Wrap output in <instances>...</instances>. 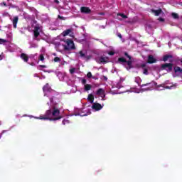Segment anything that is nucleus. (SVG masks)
Returning <instances> with one entry per match:
<instances>
[{
    "label": "nucleus",
    "instance_id": "c9c22d12",
    "mask_svg": "<svg viewBox=\"0 0 182 182\" xmlns=\"http://www.w3.org/2000/svg\"><path fill=\"white\" fill-rule=\"evenodd\" d=\"M102 78L104 79V80L107 81V77H106L105 75H103Z\"/></svg>",
    "mask_w": 182,
    "mask_h": 182
},
{
    "label": "nucleus",
    "instance_id": "39448f33",
    "mask_svg": "<svg viewBox=\"0 0 182 182\" xmlns=\"http://www.w3.org/2000/svg\"><path fill=\"white\" fill-rule=\"evenodd\" d=\"M40 29L41 26H39V24H36L34 27V29L33 30L34 39H38L39 35H41V33H39Z\"/></svg>",
    "mask_w": 182,
    "mask_h": 182
},
{
    "label": "nucleus",
    "instance_id": "79ce46f5",
    "mask_svg": "<svg viewBox=\"0 0 182 182\" xmlns=\"http://www.w3.org/2000/svg\"><path fill=\"white\" fill-rule=\"evenodd\" d=\"M55 4H59V0H55Z\"/></svg>",
    "mask_w": 182,
    "mask_h": 182
},
{
    "label": "nucleus",
    "instance_id": "c03bdc74",
    "mask_svg": "<svg viewBox=\"0 0 182 182\" xmlns=\"http://www.w3.org/2000/svg\"><path fill=\"white\" fill-rule=\"evenodd\" d=\"M92 77L93 79H96V77H93V76H92Z\"/></svg>",
    "mask_w": 182,
    "mask_h": 182
},
{
    "label": "nucleus",
    "instance_id": "a211bd4d",
    "mask_svg": "<svg viewBox=\"0 0 182 182\" xmlns=\"http://www.w3.org/2000/svg\"><path fill=\"white\" fill-rule=\"evenodd\" d=\"M173 70L175 73H182V68L178 66L174 67Z\"/></svg>",
    "mask_w": 182,
    "mask_h": 182
},
{
    "label": "nucleus",
    "instance_id": "5701e85b",
    "mask_svg": "<svg viewBox=\"0 0 182 182\" xmlns=\"http://www.w3.org/2000/svg\"><path fill=\"white\" fill-rule=\"evenodd\" d=\"M124 56H126L127 58H128V59H129V60H132V56H130V55H129V53H127V52H124Z\"/></svg>",
    "mask_w": 182,
    "mask_h": 182
},
{
    "label": "nucleus",
    "instance_id": "c756f323",
    "mask_svg": "<svg viewBox=\"0 0 182 182\" xmlns=\"http://www.w3.org/2000/svg\"><path fill=\"white\" fill-rule=\"evenodd\" d=\"M76 71V68H72L70 70V73L73 75V73Z\"/></svg>",
    "mask_w": 182,
    "mask_h": 182
},
{
    "label": "nucleus",
    "instance_id": "72a5a7b5",
    "mask_svg": "<svg viewBox=\"0 0 182 182\" xmlns=\"http://www.w3.org/2000/svg\"><path fill=\"white\" fill-rule=\"evenodd\" d=\"M4 133H6V130L2 131L1 134H0V139L2 137V134H4Z\"/></svg>",
    "mask_w": 182,
    "mask_h": 182
},
{
    "label": "nucleus",
    "instance_id": "a18cd8bd",
    "mask_svg": "<svg viewBox=\"0 0 182 182\" xmlns=\"http://www.w3.org/2000/svg\"><path fill=\"white\" fill-rule=\"evenodd\" d=\"M54 56H56V53H53Z\"/></svg>",
    "mask_w": 182,
    "mask_h": 182
},
{
    "label": "nucleus",
    "instance_id": "0eeeda50",
    "mask_svg": "<svg viewBox=\"0 0 182 182\" xmlns=\"http://www.w3.org/2000/svg\"><path fill=\"white\" fill-rule=\"evenodd\" d=\"M80 12L82 14H90L92 12V10L89 8V7H86V6H82L80 8Z\"/></svg>",
    "mask_w": 182,
    "mask_h": 182
},
{
    "label": "nucleus",
    "instance_id": "393cba45",
    "mask_svg": "<svg viewBox=\"0 0 182 182\" xmlns=\"http://www.w3.org/2000/svg\"><path fill=\"white\" fill-rule=\"evenodd\" d=\"M143 73L144 75H149V70L147 68H144L143 69Z\"/></svg>",
    "mask_w": 182,
    "mask_h": 182
},
{
    "label": "nucleus",
    "instance_id": "dca6fc26",
    "mask_svg": "<svg viewBox=\"0 0 182 182\" xmlns=\"http://www.w3.org/2000/svg\"><path fill=\"white\" fill-rule=\"evenodd\" d=\"M87 100L90 102V103H93V102H95V96L92 95V94H89Z\"/></svg>",
    "mask_w": 182,
    "mask_h": 182
},
{
    "label": "nucleus",
    "instance_id": "f257e3e1",
    "mask_svg": "<svg viewBox=\"0 0 182 182\" xmlns=\"http://www.w3.org/2000/svg\"><path fill=\"white\" fill-rule=\"evenodd\" d=\"M60 114V111L59 109L56 108V107L53 106V111L52 109H48L46 112L44 116H40L39 119L41 120H60V119H62V117H57ZM50 117H54V118H50Z\"/></svg>",
    "mask_w": 182,
    "mask_h": 182
},
{
    "label": "nucleus",
    "instance_id": "7c9ffc66",
    "mask_svg": "<svg viewBox=\"0 0 182 182\" xmlns=\"http://www.w3.org/2000/svg\"><path fill=\"white\" fill-rule=\"evenodd\" d=\"M158 21H159V22H164L165 19L163 18H161V17H159V18H158Z\"/></svg>",
    "mask_w": 182,
    "mask_h": 182
},
{
    "label": "nucleus",
    "instance_id": "e433bc0d",
    "mask_svg": "<svg viewBox=\"0 0 182 182\" xmlns=\"http://www.w3.org/2000/svg\"><path fill=\"white\" fill-rule=\"evenodd\" d=\"M1 5H4V6H6V3L4 1L3 3H1Z\"/></svg>",
    "mask_w": 182,
    "mask_h": 182
},
{
    "label": "nucleus",
    "instance_id": "37998d69",
    "mask_svg": "<svg viewBox=\"0 0 182 182\" xmlns=\"http://www.w3.org/2000/svg\"><path fill=\"white\" fill-rule=\"evenodd\" d=\"M58 18H59L60 19H63V16H58Z\"/></svg>",
    "mask_w": 182,
    "mask_h": 182
},
{
    "label": "nucleus",
    "instance_id": "423d86ee",
    "mask_svg": "<svg viewBox=\"0 0 182 182\" xmlns=\"http://www.w3.org/2000/svg\"><path fill=\"white\" fill-rule=\"evenodd\" d=\"M92 109H93L96 112H99V110H102V109H103V106H102V105H100V103L95 102L92 105Z\"/></svg>",
    "mask_w": 182,
    "mask_h": 182
},
{
    "label": "nucleus",
    "instance_id": "f704fd0d",
    "mask_svg": "<svg viewBox=\"0 0 182 182\" xmlns=\"http://www.w3.org/2000/svg\"><path fill=\"white\" fill-rule=\"evenodd\" d=\"M141 68H142V69L146 68V64H141Z\"/></svg>",
    "mask_w": 182,
    "mask_h": 182
},
{
    "label": "nucleus",
    "instance_id": "49530a36",
    "mask_svg": "<svg viewBox=\"0 0 182 182\" xmlns=\"http://www.w3.org/2000/svg\"><path fill=\"white\" fill-rule=\"evenodd\" d=\"M146 90H150V88H147Z\"/></svg>",
    "mask_w": 182,
    "mask_h": 182
},
{
    "label": "nucleus",
    "instance_id": "4c0bfd02",
    "mask_svg": "<svg viewBox=\"0 0 182 182\" xmlns=\"http://www.w3.org/2000/svg\"><path fill=\"white\" fill-rule=\"evenodd\" d=\"M40 68H46V65H40Z\"/></svg>",
    "mask_w": 182,
    "mask_h": 182
},
{
    "label": "nucleus",
    "instance_id": "6e6552de",
    "mask_svg": "<svg viewBox=\"0 0 182 182\" xmlns=\"http://www.w3.org/2000/svg\"><path fill=\"white\" fill-rule=\"evenodd\" d=\"M96 95L97 96H100L101 97H106V95L105 94V90H103V88H100L97 90L96 92Z\"/></svg>",
    "mask_w": 182,
    "mask_h": 182
},
{
    "label": "nucleus",
    "instance_id": "a19ab883",
    "mask_svg": "<svg viewBox=\"0 0 182 182\" xmlns=\"http://www.w3.org/2000/svg\"><path fill=\"white\" fill-rule=\"evenodd\" d=\"M50 102H53V97L50 98Z\"/></svg>",
    "mask_w": 182,
    "mask_h": 182
},
{
    "label": "nucleus",
    "instance_id": "a878e982",
    "mask_svg": "<svg viewBox=\"0 0 182 182\" xmlns=\"http://www.w3.org/2000/svg\"><path fill=\"white\" fill-rule=\"evenodd\" d=\"M8 42L6 39L0 38V45H2V43H6Z\"/></svg>",
    "mask_w": 182,
    "mask_h": 182
},
{
    "label": "nucleus",
    "instance_id": "2f4dec72",
    "mask_svg": "<svg viewBox=\"0 0 182 182\" xmlns=\"http://www.w3.org/2000/svg\"><path fill=\"white\" fill-rule=\"evenodd\" d=\"M86 83H87L86 79L83 78V79L82 80V85H86Z\"/></svg>",
    "mask_w": 182,
    "mask_h": 182
},
{
    "label": "nucleus",
    "instance_id": "412c9836",
    "mask_svg": "<svg viewBox=\"0 0 182 182\" xmlns=\"http://www.w3.org/2000/svg\"><path fill=\"white\" fill-rule=\"evenodd\" d=\"M171 16L172 18H173V19H178L179 18L178 14L177 13H172Z\"/></svg>",
    "mask_w": 182,
    "mask_h": 182
},
{
    "label": "nucleus",
    "instance_id": "ea45409f",
    "mask_svg": "<svg viewBox=\"0 0 182 182\" xmlns=\"http://www.w3.org/2000/svg\"><path fill=\"white\" fill-rule=\"evenodd\" d=\"M4 59V58H2V55H0V60H2Z\"/></svg>",
    "mask_w": 182,
    "mask_h": 182
},
{
    "label": "nucleus",
    "instance_id": "c85d7f7f",
    "mask_svg": "<svg viewBox=\"0 0 182 182\" xmlns=\"http://www.w3.org/2000/svg\"><path fill=\"white\" fill-rule=\"evenodd\" d=\"M54 62H60V58L55 57L54 58Z\"/></svg>",
    "mask_w": 182,
    "mask_h": 182
},
{
    "label": "nucleus",
    "instance_id": "cd10ccee",
    "mask_svg": "<svg viewBox=\"0 0 182 182\" xmlns=\"http://www.w3.org/2000/svg\"><path fill=\"white\" fill-rule=\"evenodd\" d=\"M87 77H88V79H90L92 77V73L91 72H88L87 74Z\"/></svg>",
    "mask_w": 182,
    "mask_h": 182
},
{
    "label": "nucleus",
    "instance_id": "9b49d317",
    "mask_svg": "<svg viewBox=\"0 0 182 182\" xmlns=\"http://www.w3.org/2000/svg\"><path fill=\"white\" fill-rule=\"evenodd\" d=\"M43 92L44 93H46V92H52V88L49 85V83H46L43 87Z\"/></svg>",
    "mask_w": 182,
    "mask_h": 182
},
{
    "label": "nucleus",
    "instance_id": "4be33fe9",
    "mask_svg": "<svg viewBox=\"0 0 182 182\" xmlns=\"http://www.w3.org/2000/svg\"><path fill=\"white\" fill-rule=\"evenodd\" d=\"M119 16H121V18H123L124 19H127V16L124 14H119Z\"/></svg>",
    "mask_w": 182,
    "mask_h": 182
},
{
    "label": "nucleus",
    "instance_id": "6ab92c4d",
    "mask_svg": "<svg viewBox=\"0 0 182 182\" xmlns=\"http://www.w3.org/2000/svg\"><path fill=\"white\" fill-rule=\"evenodd\" d=\"M91 89H92V85L85 84L84 85V90H85V92H88V90H91Z\"/></svg>",
    "mask_w": 182,
    "mask_h": 182
},
{
    "label": "nucleus",
    "instance_id": "f03ea898",
    "mask_svg": "<svg viewBox=\"0 0 182 182\" xmlns=\"http://www.w3.org/2000/svg\"><path fill=\"white\" fill-rule=\"evenodd\" d=\"M65 45L63 46L64 50H75L76 46H75V43L73 40L68 38L64 41Z\"/></svg>",
    "mask_w": 182,
    "mask_h": 182
},
{
    "label": "nucleus",
    "instance_id": "473e14b6",
    "mask_svg": "<svg viewBox=\"0 0 182 182\" xmlns=\"http://www.w3.org/2000/svg\"><path fill=\"white\" fill-rule=\"evenodd\" d=\"M108 55H109L110 56H113V55H114V52H113V51H109V52L108 53Z\"/></svg>",
    "mask_w": 182,
    "mask_h": 182
},
{
    "label": "nucleus",
    "instance_id": "7ed1b4c3",
    "mask_svg": "<svg viewBox=\"0 0 182 182\" xmlns=\"http://www.w3.org/2000/svg\"><path fill=\"white\" fill-rule=\"evenodd\" d=\"M118 62L119 63H127V67L126 68L127 70H130V69H133V61L129 60H127L126 58L121 57L118 58Z\"/></svg>",
    "mask_w": 182,
    "mask_h": 182
},
{
    "label": "nucleus",
    "instance_id": "20e7f679",
    "mask_svg": "<svg viewBox=\"0 0 182 182\" xmlns=\"http://www.w3.org/2000/svg\"><path fill=\"white\" fill-rule=\"evenodd\" d=\"M173 63H164L161 65V70H166L168 73H170L173 70Z\"/></svg>",
    "mask_w": 182,
    "mask_h": 182
},
{
    "label": "nucleus",
    "instance_id": "1a4fd4ad",
    "mask_svg": "<svg viewBox=\"0 0 182 182\" xmlns=\"http://www.w3.org/2000/svg\"><path fill=\"white\" fill-rule=\"evenodd\" d=\"M140 86H141V87H144V86H150V87H154V86H157V82L154 80H152L151 82L142 84Z\"/></svg>",
    "mask_w": 182,
    "mask_h": 182
},
{
    "label": "nucleus",
    "instance_id": "b1692460",
    "mask_svg": "<svg viewBox=\"0 0 182 182\" xmlns=\"http://www.w3.org/2000/svg\"><path fill=\"white\" fill-rule=\"evenodd\" d=\"M79 55L81 58H85L86 56V54L85 53H83V51L80 50L79 52Z\"/></svg>",
    "mask_w": 182,
    "mask_h": 182
},
{
    "label": "nucleus",
    "instance_id": "58836bf2",
    "mask_svg": "<svg viewBox=\"0 0 182 182\" xmlns=\"http://www.w3.org/2000/svg\"><path fill=\"white\" fill-rule=\"evenodd\" d=\"M118 38H120V39H122V34L119 33L118 34Z\"/></svg>",
    "mask_w": 182,
    "mask_h": 182
},
{
    "label": "nucleus",
    "instance_id": "bb28decb",
    "mask_svg": "<svg viewBox=\"0 0 182 182\" xmlns=\"http://www.w3.org/2000/svg\"><path fill=\"white\" fill-rule=\"evenodd\" d=\"M39 60H41L43 62V60H45V57L43 56V54H41L39 55Z\"/></svg>",
    "mask_w": 182,
    "mask_h": 182
},
{
    "label": "nucleus",
    "instance_id": "2eb2a0df",
    "mask_svg": "<svg viewBox=\"0 0 182 182\" xmlns=\"http://www.w3.org/2000/svg\"><path fill=\"white\" fill-rule=\"evenodd\" d=\"M100 62L101 63H107V62H109V58H107V57H100Z\"/></svg>",
    "mask_w": 182,
    "mask_h": 182
},
{
    "label": "nucleus",
    "instance_id": "ddd939ff",
    "mask_svg": "<svg viewBox=\"0 0 182 182\" xmlns=\"http://www.w3.org/2000/svg\"><path fill=\"white\" fill-rule=\"evenodd\" d=\"M18 21H19V17H18V16H15L14 18H13V26L14 28V29H16L17 26L16 25H18Z\"/></svg>",
    "mask_w": 182,
    "mask_h": 182
},
{
    "label": "nucleus",
    "instance_id": "4468645a",
    "mask_svg": "<svg viewBox=\"0 0 182 182\" xmlns=\"http://www.w3.org/2000/svg\"><path fill=\"white\" fill-rule=\"evenodd\" d=\"M21 58L24 60V62H28L29 60V57L28 56V55L22 53L21 54Z\"/></svg>",
    "mask_w": 182,
    "mask_h": 182
},
{
    "label": "nucleus",
    "instance_id": "f3484780",
    "mask_svg": "<svg viewBox=\"0 0 182 182\" xmlns=\"http://www.w3.org/2000/svg\"><path fill=\"white\" fill-rule=\"evenodd\" d=\"M70 32H72V29L68 28V29L64 31L62 33V36H63V37L68 36V35H69V33H70Z\"/></svg>",
    "mask_w": 182,
    "mask_h": 182
},
{
    "label": "nucleus",
    "instance_id": "f8f14e48",
    "mask_svg": "<svg viewBox=\"0 0 182 182\" xmlns=\"http://www.w3.org/2000/svg\"><path fill=\"white\" fill-rule=\"evenodd\" d=\"M156 62H157V60H156V58H154V57L151 55H149L148 56V60H147V63H156Z\"/></svg>",
    "mask_w": 182,
    "mask_h": 182
},
{
    "label": "nucleus",
    "instance_id": "9d476101",
    "mask_svg": "<svg viewBox=\"0 0 182 182\" xmlns=\"http://www.w3.org/2000/svg\"><path fill=\"white\" fill-rule=\"evenodd\" d=\"M151 12L154 14L155 16H160V15L163 14V10L161 9H159L158 10L151 9Z\"/></svg>",
    "mask_w": 182,
    "mask_h": 182
},
{
    "label": "nucleus",
    "instance_id": "aec40b11",
    "mask_svg": "<svg viewBox=\"0 0 182 182\" xmlns=\"http://www.w3.org/2000/svg\"><path fill=\"white\" fill-rule=\"evenodd\" d=\"M172 58H173V55H166L164 56L163 60H164V62H167V60H168V59H171Z\"/></svg>",
    "mask_w": 182,
    "mask_h": 182
}]
</instances>
